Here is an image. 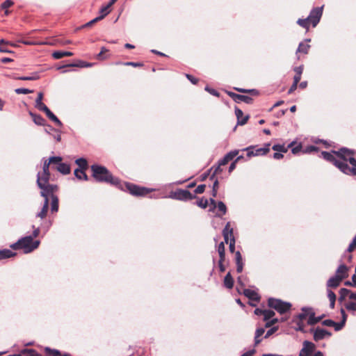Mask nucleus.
I'll return each mask as SVG.
<instances>
[{
    "mask_svg": "<svg viewBox=\"0 0 356 356\" xmlns=\"http://www.w3.org/2000/svg\"><path fill=\"white\" fill-rule=\"evenodd\" d=\"M321 155L325 160L332 163L343 173L356 176V159L353 150L343 147L331 153L322 152Z\"/></svg>",
    "mask_w": 356,
    "mask_h": 356,
    "instance_id": "1",
    "label": "nucleus"
},
{
    "mask_svg": "<svg viewBox=\"0 0 356 356\" xmlns=\"http://www.w3.org/2000/svg\"><path fill=\"white\" fill-rule=\"evenodd\" d=\"M92 177L98 182L109 183L120 189H124L122 181L113 177L109 170L104 166L94 164L91 166Z\"/></svg>",
    "mask_w": 356,
    "mask_h": 356,
    "instance_id": "2",
    "label": "nucleus"
},
{
    "mask_svg": "<svg viewBox=\"0 0 356 356\" xmlns=\"http://www.w3.org/2000/svg\"><path fill=\"white\" fill-rule=\"evenodd\" d=\"M39 240H33L32 236H26L19 238L16 243L10 245L13 250H22L24 254H29L37 249L40 245Z\"/></svg>",
    "mask_w": 356,
    "mask_h": 356,
    "instance_id": "3",
    "label": "nucleus"
},
{
    "mask_svg": "<svg viewBox=\"0 0 356 356\" xmlns=\"http://www.w3.org/2000/svg\"><path fill=\"white\" fill-rule=\"evenodd\" d=\"M122 184L124 188V189H122V191L127 190L130 194L135 196H144L149 193L155 191L154 188L140 187L130 183L122 182Z\"/></svg>",
    "mask_w": 356,
    "mask_h": 356,
    "instance_id": "4",
    "label": "nucleus"
},
{
    "mask_svg": "<svg viewBox=\"0 0 356 356\" xmlns=\"http://www.w3.org/2000/svg\"><path fill=\"white\" fill-rule=\"evenodd\" d=\"M268 305L275 309L277 312L282 314L288 312L291 307V304L287 302H284L280 299L270 298L268 300Z\"/></svg>",
    "mask_w": 356,
    "mask_h": 356,
    "instance_id": "5",
    "label": "nucleus"
},
{
    "mask_svg": "<svg viewBox=\"0 0 356 356\" xmlns=\"http://www.w3.org/2000/svg\"><path fill=\"white\" fill-rule=\"evenodd\" d=\"M164 197L181 201H187L193 199L195 195L187 190L177 189L175 191L170 192L168 196H165Z\"/></svg>",
    "mask_w": 356,
    "mask_h": 356,
    "instance_id": "6",
    "label": "nucleus"
},
{
    "mask_svg": "<svg viewBox=\"0 0 356 356\" xmlns=\"http://www.w3.org/2000/svg\"><path fill=\"white\" fill-rule=\"evenodd\" d=\"M323 6L321 7H316L313 8L307 17L309 22L312 23V26L315 27L320 22L323 15Z\"/></svg>",
    "mask_w": 356,
    "mask_h": 356,
    "instance_id": "7",
    "label": "nucleus"
},
{
    "mask_svg": "<svg viewBox=\"0 0 356 356\" xmlns=\"http://www.w3.org/2000/svg\"><path fill=\"white\" fill-rule=\"evenodd\" d=\"M269 147H270V144H266V147L258 148V149H257L255 150H253V147L252 146H250V147H248L246 148H244L243 149V151H246L247 152V156L248 157L255 156H260V155H264L266 153H268L269 152V149H270Z\"/></svg>",
    "mask_w": 356,
    "mask_h": 356,
    "instance_id": "8",
    "label": "nucleus"
},
{
    "mask_svg": "<svg viewBox=\"0 0 356 356\" xmlns=\"http://www.w3.org/2000/svg\"><path fill=\"white\" fill-rule=\"evenodd\" d=\"M49 179H50V172H38L36 183H37L38 188L40 190L42 188H43L47 184H49Z\"/></svg>",
    "mask_w": 356,
    "mask_h": 356,
    "instance_id": "9",
    "label": "nucleus"
},
{
    "mask_svg": "<svg viewBox=\"0 0 356 356\" xmlns=\"http://www.w3.org/2000/svg\"><path fill=\"white\" fill-rule=\"evenodd\" d=\"M311 332H313L314 339L316 341L330 337L332 334L329 331L319 327H316L315 330L312 329Z\"/></svg>",
    "mask_w": 356,
    "mask_h": 356,
    "instance_id": "10",
    "label": "nucleus"
},
{
    "mask_svg": "<svg viewBox=\"0 0 356 356\" xmlns=\"http://www.w3.org/2000/svg\"><path fill=\"white\" fill-rule=\"evenodd\" d=\"M315 349V345L311 341H305L299 356H309Z\"/></svg>",
    "mask_w": 356,
    "mask_h": 356,
    "instance_id": "11",
    "label": "nucleus"
},
{
    "mask_svg": "<svg viewBox=\"0 0 356 356\" xmlns=\"http://www.w3.org/2000/svg\"><path fill=\"white\" fill-rule=\"evenodd\" d=\"M58 190L57 185L47 184L41 189L40 195L44 198H49V196L54 195V193Z\"/></svg>",
    "mask_w": 356,
    "mask_h": 356,
    "instance_id": "12",
    "label": "nucleus"
},
{
    "mask_svg": "<svg viewBox=\"0 0 356 356\" xmlns=\"http://www.w3.org/2000/svg\"><path fill=\"white\" fill-rule=\"evenodd\" d=\"M235 115L238 120L237 124L239 125H244L249 119V115H247L244 116L243 111L237 107L235 108Z\"/></svg>",
    "mask_w": 356,
    "mask_h": 356,
    "instance_id": "13",
    "label": "nucleus"
},
{
    "mask_svg": "<svg viewBox=\"0 0 356 356\" xmlns=\"http://www.w3.org/2000/svg\"><path fill=\"white\" fill-rule=\"evenodd\" d=\"M222 235L224 237L225 242L228 243L231 238L234 237L233 234V229L230 227V222H227L225 227L222 230Z\"/></svg>",
    "mask_w": 356,
    "mask_h": 356,
    "instance_id": "14",
    "label": "nucleus"
},
{
    "mask_svg": "<svg viewBox=\"0 0 356 356\" xmlns=\"http://www.w3.org/2000/svg\"><path fill=\"white\" fill-rule=\"evenodd\" d=\"M334 276H338L341 280L348 277V267L344 264H341L336 270Z\"/></svg>",
    "mask_w": 356,
    "mask_h": 356,
    "instance_id": "15",
    "label": "nucleus"
},
{
    "mask_svg": "<svg viewBox=\"0 0 356 356\" xmlns=\"http://www.w3.org/2000/svg\"><path fill=\"white\" fill-rule=\"evenodd\" d=\"M42 99H43V93L39 92L38 94V97L35 99V106L40 111H44L47 110L48 107L42 103Z\"/></svg>",
    "mask_w": 356,
    "mask_h": 356,
    "instance_id": "16",
    "label": "nucleus"
},
{
    "mask_svg": "<svg viewBox=\"0 0 356 356\" xmlns=\"http://www.w3.org/2000/svg\"><path fill=\"white\" fill-rule=\"evenodd\" d=\"M243 294L248 298L250 300L258 301L260 298L258 293L252 289H245L243 290Z\"/></svg>",
    "mask_w": 356,
    "mask_h": 356,
    "instance_id": "17",
    "label": "nucleus"
},
{
    "mask_svg": "<svg viewBox=\"0 0 356 356\" xmlns=\"http://www.w3.org/2000/svg\"><path fill=\"white\" fill-rule=\"evenodd\" d=\"M56 169L63 175H68L71 171L70 165L62 162L56 166Z\"/></svg>",
    "mask_w": 356,
    "mask_h": 356,
    "instance_id": "18",
    "label": "nucleus"
},
{
    "mask_svg": "<svg viewBox=\"0 0 356 356\" xmlns=\"http://www.w3.org/2000/svg\"><path fill=\"white\" fill-rule=\"evenodd\" d=\"M342 280L338 276H333L330 277L327 282V286L328 288H337L339 286Z\"/></svg>",
    "mask_w": 356,
    "mask_h": 356,
    "instance_id": "19",
    "label": "nucleus"
},
{
    "mask_svg": "<svg viewBox=\"0 0 356 356\" xmlns=\"http://www.w3.org/2000/svg\"><path fill=\"white\" fill-rule=\"evenodd\" d=\"M49 208V198H44V204L41 211L37 213L36 216L40 218H44L47 213Z\"/></svg>",
    "mask_w": 356,
    "mask_h": 356,
    "instance_id": "20",
    "label": "nucleus"
},
{
    "mask_svg": "<svg viewBox=\"0 0 356 356\" xmlns=\"http://www.w3.org/2000/svg\"><path fill=\"white\" fill-rule=\"evenodd\" d=\"M47 116L52 120L54 122H55L58 126L61 127L63 125L60 120L49 109L44 111Z\"/></svg>",
    "mask_w": 356,
    "mask_h": 356,
    "instance_id": "21",
    "label": "nucleus"
},
{
    "mask_svg": "<svg viewBox=\"0 0 356 356\" xmlns=\"http://www.w3.org/2000/svg\"><path fill=\"white\" fill-rule=\"evenodd\" d=\"M51 197V211L57 212L58 210V198L56 195L49 196Z\"/></svg>",
    "mask_w": 356,
    "mask_h": 356,
    "instance_id": "22",
    "label": "nucleus"
},
{
    "mask_svg": "<svg viewBox=\"0 0 356 356\" xmlns=\"http://www.w3.org/2000/svg\"><path fill=\"white\" fill-rule=\"evenodd\" d=\"M16 253L8 249H3L0 250V260L10 258L14 257Z\"/></svg>",
    "mask_w": 356,
    "mask_h": 356,
    "instance_id": "23",
    "label": "nucleus"
},
{
    "mask_svg": "<svg viewBox=\"0 0 356 356\" xmlns=\"http://www.w3.org/2000/svg\"><path fill=\"white\" fill-rule=\"evenodd\" d=\"M224 285L226 288L231 289L234 286V280L230 274L228 273L224 278Z\"/></svg>",
    "mask_w": 356,
    "mask_h": 356,
    "instance_id": "24",
    "label": "nucleus"
},
{
    "mask_svg": "<svg viewBox=\"0 0 356 356\" xmlns=\"http://www.w3.org/2000/svg\"><path fill=\"white\" fill-rule=\"evenodd\" d=\"M264 332L265 329L264 327H259L256 330L254 336V346H257L261 341V339H260V337L264 334Z\"/></svg>",
    "mask_w": 356,
    "mask_h": 356,
    "instance_id": "25",
    "label": "nucleus"
},
{
    "mask_svg": "<svg viewBox=\"0 0 356 356\" xmlns=\"http://www.w3.org/2000/svg\"><path fill=\"white\" fill-rule=\"evenodd\" d=\"M312 310L311 308L303 307L302 309V312L297 316V318H298L299 321H302L307 316H308V318L309 317V314H310V312H312Z\"/></svg>",
    "mask_w": 356,
    "mask_h": 356,
    "instance_id": "26",
    "label": "nucleus"
},
{
    "mask_svg": "<svg viewBox=\"0 0 356 356\" xmlns=\"http://www.w3.org/2000/svg\"><path fill=\"white\" fill-rule=\"evenodd\" d=\"M74 176L79 180L87 181L88 179V175L84 170L76 168L74 172Z\"/></svg>",
    "mask_w": 356,
    "mask_h": 356,
    "instance_id": "27",
    "label": "nucleus"
},
{
    "mask_svg": "<svg viewBox=\"0 0 356 356\" xmlns=\"http://www.w3.org/2000/svg\"><path fill=\"white\" fill-rule=\"evenodd\" d=\"M322 318L323 316L316 317L314 312L312 311V312H310L309 314V317L308 318L307 323L308 325H315L317 323H318L322 319Z\"/></svg>",
    "mask_w": 356,
    "mask_h": 356,
    "instance_id": "28",
    "label": "nucleus"
},
{
    "mask_svg": "<svg viewBox=\"0 0 356 356\" xmlns=\"http://www.w3.org/2000/svg\"><path fill=\"white\" fill-rule=\"evenodd\" d=\"M75 163L79 166V170H86L88 168V161L84 158L76 159Z\"/></svg>",
    "mask_w": 356,
    "mask_h": 356,
    "instance_id": "29",
    "label": "nucleus"
},
{
    "mask_svg": "<svg viewBox=\"0 0 356 356\" xmlns=\"http://www.w3.org/2000/svg\"><path fill=\"white\" fill-rule=\"evenodd\" d=\"M72 55H73V53L71 51H54L52 54V56L55 59H60L64 56H71Z\"/></svg>",
    "mask_w": 356,
    "mask_h": 356,
    "instance_id": "30",
    "label": "nucleus"
},
{
    "mask_svg": "<svg viewBox=\"0 0 356 356\" xmlns=\"http://www.w3.org/2000/svg\"><path fill=\"white\" fill-rule=\"evenodd\" d=\"M18 80L22 81H35L40 79V76L38 72H34L31 76H18L15 78Z\"/></svg>",
    "mask_w": 356,
    "mask_h": 356,
    "instance_id": "31",
    "label": "nucleus"
},
{
    "mask_svg": "<svg viewBox=\"0 0 356 356\" xmlns=\"http://www.w3.org/2000/svg\"><path fill=\"white\" fill-rule=\"evenodd\" d=\"M29 114L32 117L33 120L35 124H38V125H44V124L45 120L42 116H40L39 115L34 114L32 112H30Z\"/></svg>",
    "mask_w": 356,
    "mask_h": 356,
    "instance_id": "32",
    "label": "nucleus"
},
{
    "mask_svg": "<svg viewBox=\"0 0 356 356\" xmlns=\"http://www.w3.org/2000/svg\"><path fill=\"white\" fill-rule=\"evenodd\" d=\"M236 97V102L238 103L241 102H243L246 104H251L252 102V98L243 95H235Z\"/></svg>",
    "mask_w": 356,
    "mask_h": 356,
    "instance_id": "33",
    "label": "nucleus"
},
{
    "mask_svg": "<svg viewBox=\"0 0 356 356\" xmlns=\"http://www.w3.org/2000/svg\"><path fill=\"white\" fill-rule=\"evenodd\" d=\"M310 48V45L305 44L304 42H300L298 45V47L296 50V54L298 53H303V54H307L309 51V49Z\"/></svg>",
    "mask_w": 356,
    "mask_h": 356,
    "instance_id": "34",
    "label": "nucleus"
},
{
    "mask_svg": "<svg viewBox=\"0 0 356 356\" xmlns=\"http://www.w3.org/2000/svg\"><path fill=\"white\" fill-rule=\"evenodd\" d=\"M302 70L303 67L302 65L295 67L294 71L296 72V75L293 77V81H295V82L298 83L300 81Z\"/></svg>",
    "mask_w": 356,
    "mask_h": 356,
    "instance_id": "35",
    "label": "nucleus"
},
{
    "mask_svg": "<svg viewBox=\"0 0 356 356\" xmlns=\"http://www.w3.org/2000/svg\"><path fill=\"white\" fill-rule=\"evenodd\" d=\"M44 350H45V352L47 353H49L51 355V356H71L68 353H65L61 355L59 350H56V349H51L49 347H46Z\"/></svg>",
    "mask_w": 356,
    "mask_h": 356,
    "instance_id": "36",
    "label": "nucleus"
},
{
    "mask_svg": "<svg viewBox=\"0 0 356 356\" xmlns=\"http://www.w3.org/2000/svg\"><path fill=\"white\" fill-rule=\"evenodd\" d=\"M6 44H11V45H13L11 43L4 40L3 39L1 40H0V52L13 53L12 51L9 50L8 49H7L5 47Z\"/></svg>",
    "mask_w": 356,
    "mask_h": 356,
    "instance_id": "37",
    "label": "nucleus"
},
{
    "mask_svg": "<svg viewBox=\"0 0 356 356\" xmlns=\"http://www.w3.org/2000/svg\"><path fill=\"white\" fill-rule=\"evenodd\" d=\"M218 252L219 254L220 259L221 260H225V245L223 242L219 243L218 246Z\"/></svg>",
    "mask_w": 356,
    "mask_h": 356,
    "instance_id": "38",
    "label": "nucleus"
},
{
    "mask_svg": "<svg viewBox=\"0 0 356 356\" xmlns=\"http://www.w3.org/2000/svg\"><path fill=\"white\" fill-rule=\"evenodd\" d=\"M110 7L111 6H108V4L102 7L99 11L100 15L98 16L99 17H101V20L110 13Z\"/></svg>",
    "mask_w": 356,
    "mask_h": 356,
    "instance_id": "39",
    "label": "nucleus"
},
{
    "mask_svg": "<svg viewBox=\"0 0 356 356\" xmlns=\"http://www.w3.org/2000/svg\"><path fill=\"white\" fill-rule=\"evenodd\" d=\"M309 20L308 19L307 17L305 19H298L297 21V24L298 25L306 29L307 30H308L309 27Z\"/></svg>",
    "mask_w": 356,
    "mask_h": 356,
    "instance_id": "40",
    "label": "nucleus"
},
{
    "mask_svg": "<svg viewBox=\"0 0 356 356\" xmlns=\"http://www.w3.org/2000/svg\"><path fill=\"white\" fill-rule=\"evenodd\" d=\"M108 51V50L104 47H102L101 48L100 52L96 56V58L99 60H103L107 58V56H104V54Z\"/></svg>",
    "mask_w": 356,
    "mask_h": 356,
    "instance_id": "41",
    "label": "nucleus"
},
{
    "mask_svg": "<svg viewBox=\"0 0 356 356\" xmlns=\"http://www.w3.org/2000/svg\"><path fill=\"white\" fill-rule=\"evenodd\" d=\"M221 166L222 165H219V164L218 163V165L216 166H213L210 169L209 171H211V170H213V172L212 173V175H211V177H210L211 179H213L216 174H218V173H220V172H221L222 171V169L221 168Z\"/></svg>",
    "mask_w": 356,
    "mask_h": 356,
    "instance_id": "42",
    "label": "nucleus"
},
{
    "mask_svg": "<svg viewBox=\"0 0 356 356\" xmlns=\"http://www.w3.org/2000/svg\"><path fill=\"white\" fill-rule=\"evenodd\" d=\"M264 320L267 321L275 316V312L273 310L264 309Z\"/></svg>",
    "mask_w": 356,
    "mask_h": 356,
    "instance_id": "43",
    "label": "nucleus"
},
{
    "mask_svg": "<svg viewBox=\"0 0 356 356\" xmlns=\"http://www.w3.org/2000/svg\"><path fill=\"white\" fill-rule=\"evenodd\" d=\"M51 162V168L54 167V165L56 166L58 165V163H60L62 161V157L60 156H51L49 159Z\"/></svg>",
    "mask_w": 356,
    "mask_h": 356,
    "instance_id": "44",
    "label": "nucleus"
},
{
    "mask_svg": "<svg viewBox=\"0 0 356 356\" xmlns=\"http://www.w3.org/2000/svg\"><path fill=\"white\" fill-rule=\"evenodd\" d=\"M350 291L347 289H345V288H342L340 289L339 291V295H340V297H339V300H343L348 295H350Z\"/></svg>",
    "mask_w": 356,
    "mask_h": 356,
    "instance_id": "45",
    "label": "nucleus"
},
{
    "mask_svg": "<svg viewBox=\"0 0 356 356\" xmlns=\"http://www.w3.org/2000/svg\"><path fill=\"white\" fill-rule=\"evenodd\" d=\"M218 209L222 212V214L224 215L227 212L226 205L221 201L218 202L216 205Z\"/></svg>",
    "mask_w": 356,
    "mask_h": 356,
    "instance_id": "46",
    "label": "nucleus"
},
{
    "mask_svg": "<svg viewBox=\"0 0 356 356\" xmlns=\"http://www.w3.org/2000/svg\"><path fill=\"white\" fill-rule=\"evenodd\" d=\"M26 353V356H41L39 353L32 349H24L22 351V353Z\"/></svg>",
    "mask_w": 356,
    "mask_h": 356,
    "instance_id": "47",
    "label": "nucleus"
},
{
    "mask_svg": "<svg viewBox=\"0 0 356 356\" xmlns=\"http://www.w3.org/2000/svg\"><path fill=\"white\" fill-rule=\"evenodd\" d=\"M272 149L278 152H286L287 151L284 145H274Z\"/></svg>",
    "mask_w": 356,
    "mask_h": 356,
    "instance_id": "48",
    "label": "nucleus"
},
{
    "mask_svg": "<svg viewBox=\"0 0 356 356\" xmlns=\"http://www.w3.org/2000/svg\"><path fill=\"white\" fill-rule=\"evenodd\" d=\"M15 92L17 94H24V95H26V94L32 93L33 91L32 90H29V89H27V88H19L15 89Z\"/></svg>",
    "mask_w": 356,
    "mask_h": 356,
    "instance_id": "49",
    "label": "nucleus"
},
{
    "mask_svg": "<svg viewBox=\"0 0 356 356\" xmlns=\"http://www.w3.org/2000/svg\"><path fill=\"white\" fill-rule=\"evenodd\" d=\"M317 151H318V147L314 145L308 146L302 150L303 153H305V154L312 153L313 152H317Z\"/></svg>",
    "mask_w": 356,
    "mask_h": 356,
    "instance_id": "50",
    "label": "nucleus"
},
{
    "mask_svg": "<svg viewBox=\"0 0 356 356\" xmlns=\"http://www.w3.org/2000/svg\"><path fill=\"white\" fill-rule=\"evenodd\" d=\"M235 260L236 264H243V258L241 254L239 251L236 252L235 253Z\"/></svg>",
    "mask_w": 356,
    "mask_h": 356,
    "instance_id": "51",
    "label": "nucleus"
},
{
    "mask_svg": "<svg viewBox=\"0 0 356 356\" xmlns=\"http://www.w3.org/2000/svg\"><path fill=\"white\" fill-rule=\"evenodd\" d=\"M197 204L198 207L205 209L208 205V200L207 199L202 198L197 202Z\"/></svg>",
    "mask_w": 356,
    "mask_h": 356,
    "instance_id": "52",
    "label": "nucleus"
},
{
    "mask_svg": "<svg viewBox=\"0 0 356 356\" xmlns=\"http://www.w3.org/2000/svg\"><path fill=\"white\" fill-rule=\"evenodd\" d=\"M356 248V236L353 238L352 242L350 243V245L348 247V252H353L355 248Z\"/></svg>",
    "mask_w": 356,
    "mask_h": 356,
    "instance_id": "53",
    "label": "nucleus"
},
{
    "mask_svg": "<svg viewBox=\"0 0 356 356\" xmlns=\"http://www.w3.org/2000/svg\"><path fill=\"white\" fill-rule=\"evenodd\" d=\"M50 165H51L50 161L49 159L45 160L44 161V164H43V167H42V172H49Z\"/></svg>",
    "mask_w": 356,
    "mask_h": 356,
    "instance_id": "54",
    "label": "nucleus"
},
{
    "mask_svg": "<svg viewBox=\"0 0 356 356\" xmlns=\"http://www.w3.org/2000/svg\"><path fill=\"white\" fill-rule=\"evenodd\" d=\"M278 330V327L275 326V327H272L270 330H268L265 336H264V338L266 339V338H268L270 335H272L273 334H274L277 330Z\"/></svg>",
    "mask_w": 356,
    "mask_h": 356,
    "instance_id": "55",
    "label": "nucleus"
},
{
    "mask_svg": "<svg viewBox=\"0 0 356 356\" xmlns=\"http://www.w3.org/2000/svg\"><path fill=\"white\" fill-rule=\"evenodd\" d=\"M279 321L278 318H272L271 320L270 321H267V322L265 324V327H272L273 325H275V323H277V322Z\"/></svg>",
    "mask_w": 356,
    "mask_h": 356,
    "instance_id": "56",
    "label": "nucleus"
},
{
    "mask_svg": "<svg viewBox=\"0 0 356 356\" xmlns=\"http://www.w3.org/2000/svg\"><path fill=\"white\" fill-rule=\"evenodd\" d=\"M204 90L213 96L218 97L220 95L219 92L217 90L211 88L209 86H206Z\"/></svg>",
    "mask_w": 356,
    "mask_h": 356,
    "instance_id": "57",
    "label": "nucleus"
},
{
    "mask_svg": "<svg viewBox=\"0 0 356 356\" xmlns=\"http://www.w3.org/2000/svg\"><path fill=\"white\" fill-rule=\"evenodd\" d=\"M218 188V181L216 179V180H215V181L213 184L212 196L213 197H216V195H217Z\"/></svg>",
    "mask_w": 356,
    "mask_h": 356,
    "instance_id": "58",
    "label": "nucleus"
},
{
    "mask_svg": "<svg viewBox=\"0 0 356 356\" xmlns=\"http://www.w3.org/2000/svg\"><path fill=\"white\" fill-rule=\"evenodd\" d=\"M101 20V17H95V19L90 20V22H87L86 24H85L84 25H83V28L84 27H88V26H92V24H94L95 23L99 22Z\"/></svg>",
    "mask_w": 356,
    "mask_h": 356,
    "instance_id": "59",
    "label": "nucleus"
},
{
    "mask_svg": "<svg viewBox=\"0 0 356 356\" xmlns=\"http://www.w3.org/2000/svg\"><path fill=\"white\" fill-rule=\"evenodd\" d=\"M205 188H206L205 184H200L195 189L194 192L195 194H201L204 191Z\"/></svg>",
    "mask_w": 356,
    "mask_h": 356,
    "instance_id": "60",
    "label": "nucleus"
},
{
    "mask_svg": "<svg viewBox=\"0 0 356 356\" xmlns=\"http://www.w3.org/2000/svg\"><path fill=\"white\" fill-rule=\"evenodd\" d=\"M296 325H297V327L296 328V330L301 331L302 332H305V330H304L305 329V325H304V323H302V321H299L298 320L296 322Z\"/></svg>",
    "mask_w": 356,
    "mask_h": 356,
    "instance_id": "61",
    "label": "nucleus"
},
{
    "mask_svg": "<svg viewBox=\"0 0 356 356\" xmlns=\"http://www.w3.org/2000/svg\"><path fill=\"white\" fill-rule=\"evenodd\" d=\"M238 154V150H234L228 152L225 154V156L228 158V159L230 161L234 159V156H236Z\"/></svg>",
    "mask_w": 356,
    "mask_h": 356,
    "instance_id": "62",
    "label": "nucleus"
},
{
    "mask_svg": "<svg viewBox=\"0 0 356 356\" xmlns=\"http://www.w3.org/2000/svg\"><path fill=\"white\" fill-rule=\"evenodd\" d=\"M344 325H345V324H344V322H342V321H341V322H339V323H336V322H334V325H333V326H332V327H334V330H335L336 331H339V330H341L343 328V327L344 326Z\"/></svg>",
    "mask_w": 356,
    "mask_h": 356,
    "instance_id": "63",
    "label": "nucleus"
},
{
    "mask_svg": "<svg viewBox=\"0 0 356 356\" xmlns=\"http://www.w3.org/2000/svg\"><path fill=\"white\" fill-rule=\"evenodd\" d=\"M346 309L348 310L356 311V302H349L346 305Z\"/></svg>",
    "mask_w": 356,
    "mask_h": 356,
    "instance_id": "64",
    "label": "nucleus"
}]
</instances>
